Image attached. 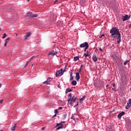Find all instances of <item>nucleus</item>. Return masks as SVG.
I'll use <instances>...</instances> for the list:
<instances>
[{
    "instance_id": "obj_1",
    "label": "nucleus",
    "mask_w": 131,
    "mask_h": 131,
    "mask_svg": "<svg viewBox=\"0 0 131 131\" xmlns=\"http://www.w3.org/2000/svg\"><path fill=\"white\" fill-rule=\"evenodd\" d=\"M111 37L112 38H117L118 43H120L121 41V35L119 33V30L116 27H113L110 30Z\"/></svg>"
},
{
    "instance_id": "obj_2",
    "label": "nucleus",
    "mask_w": 131,
    "mask_h": 131,
    "mask_svg": "<svg viewBox=\"0 0 131 131\" xmlns=\"http://www.w3.org/2000/svg\"><path fill=\"white\" fill-rule=\"evenodd\" d=\"M68 105L69 106H72L73 105V103H75L76 102V100H77V97H75V96H72V94L70 93L68 95Z\"/></svg>"
},
{
    "instance_id": "obj_3",
    "label": "nucleus",
    "mask_w": 131,
    "mask_h": 131,
    "mask_svg": "<svg viewBox=\"0 0 131 131\" xmlns=\"http://www.w3.org/2000/svg\"><path fill=\"white\" fill-rule=\"evenodd\" d=\"M63 123H65V122H61L60 123H57L56 124V126L58 127L56 128L57 130H58V129H61V128H63V126H64V125H63Z\"/></svg>"
},
{
    "instance_id": "obj_4",
    "label": "nucleus",
    "mask_w": 131,
    "mask_h": 131,
    "mask_svg": "<svg viewBox=\"0 0 131 131\" xmlns=\"http://www.w3.org/2000/svg\"><path fill=\"white\" fill-rule=\"evenodd\" d=\"M63 73H64V72H63V70L60 69L56 72V77H58V76H61V75H62Z\"/></svg>"
},
{
    "instance_id": "obj_5",
    "label": "nucleus",
    "mask_w": 131,
    "mask_h": 131,
    "mask_svg": "<svg viewBox=\"0 0 131 131\" xmlns=\"http://www.w3.org/2000/svg\"><path fill=\"white\" fill-rule=\"evenodd\" d=\"M89 47H90V46L88 42H84L80 45V48H86V49H89Z\"/></svg>"
},
{
    "instance_id": "obj_6",
    "label": "nucleus",
    "mask_w": 131,
    "mask_h": 131,
    "mask_svg": "<svg viewBox=\"0 0 131 131\" xmlns=\"http://www.w3.org/2000/svg\"><path fill=\"white\" fill-rule=\"evenodd\" d=\"M129 18H130V16H128V15H124V16H122V19L124 21H127V20H129Z\"/></svg>"
},
{
    "instance_id": "obj_7",
    "label": "nucleus",
    "mask_w": 131,
    "mask_h": 131,
    "mask_svg": "<svg viewBox=\"0 0 131 131\" xmlns=\"http://www.w3.org/2000/svg\"><path fill=\"white\" fill-rule=\"evenodd\" d=\"M52 79L51 78H48L47 80L43 82V84H51V81Z\"/></svg>"
},
{
    "instance_id": "obj_8",
    "label": "nucleus",
    "mask_w": 131,
    "mask_h": 131,
    "mask_svg": "<svg viewBox=\"0 0 131 131\" xmlns=\"http://www.w3.org/2000/svg\"><path fill=\"white\" fill-rule=\"evenodd\" d=\"M57 54H58L57 50H53L48 54V56H50V55H52V56H55V55H57Z\"/></svg>"
},
{
    "instance_id": "obj_9",
    "label": "nucleus",
    "mask_w": 131,
    "mask_h": 131,
    "mask_svg": "<svg viewBox=\"0 0 131 131\" xmlns=\"http://www.w3.org/2000/svg\"><path fill=\"white\" fill-rule=\"evenodd\" d=\"M106 131H115L114 128H113V126H110L109 127H107L106 128Z\"/></svg>"
},
{
    "instance_id": "obj_10",
    "label": "nucleus",
    "mask_w": 131,
    "mask_h": 131,
    "mask_svg": "<svg viewBox=\"0 0 131 131\" xmlns=\"http://www.w3.org/2000/svg\"><path fill=\"white\" fill-rule=\"evenodd\" d=\"M76 79L77 81H79V79H80V76L79 75V73H76Z\"/></svg>"
},
{
    "instance_id": "obj_11",
    "label": "nucleus",
    "mask_w": 131,
    "mask_h": 131,
    "mask_svg": "<svg viewBox=\"0 0 131 131\" xmlns=\"http://www.w3.org/2000/svg\"><path fill=\"white\" fill-rule=\"evenodd\" d=\"M31 35V33L30 32L27 33L26 35L25 36V39H27L29 36Z\"/></svg>"
},
{
    "instance_id": "obj_12",
    "label": "nucleus",
    "mask_w": 131,
    "mask_h": 131,
    "mask_svg": "<svg viewBox=\"0 0 131 131\" xmlns=\"http://www.w3.org/2000/svg\"><path fill=\"white\" fill-rule=\"evenodd\" d=\"M63 26V21H58L57 22V27H62Z\"/></svg>"
},
{
    "instance_id": "obj_13",
    "label": "nucleus",
    "mask_w": 131,
    "mask_h": 131,
    "mask_svg": "<svg viewBox=\"0 0 131 131\" xmlns=\"http://www.w3.org/2000/svg\"><path fill=\"white\" fill-rule=\"evenodd\" d=\"M92 59L94 61V62H97L98 61V58H97V56L94 55L92 57Z\"/></svg>"
},
{
    "instance_id": "obj_14",
    "label": "nucleus",
    "mask_w": 131,
    "mask_h": 131,
    "mask_svg": "<svg viewBox=\"0 0 131 131\" xmlns=\"http://www.w3.org/2000/svg\"><path fill=\"white\" fill-rule=\"evenodd\" d=\"M27 16L29 18H32V13L28 12L27 13Z\"/></svg>"
},
{
    "instance_id": "obj_15",
    "label": "nucleus",
    "mask_w": 131,
    "mask_h": 131,
    "mask_svg": "<svg viewBox=\"0 0 131 131\" xmlns=\"http://www.w3.org/2000/svg\"><path fill=\"white\" fill-rule=\"evenodd\" d=\"M33 58H34V56L31 57V58L29 59V60L27 62V63L26 64V66H28V63H30V62H31V60H32V59H33Z\"/></svg>"
},
{
    "instance_id": "obj_16",
    "label": "nucleus",
    "mask_w": 131,
    "mask_h": 131,
    "mask_svg": "<svg viewBox=\"0 0 131 131\" xmlns=\"http://www.w3.org/2000/svg\"><path fill=\"white\" fill-rule=\"evenodd\" d=\"M70 92H72V90L70 88H68L66 91V94H68V93Z\"/></svg>"
},
{
    "instance_id": "obj_17",
    "label": "nucleus",
    "mask_w": 131,
    "mask_h": 131,
    "mask_svg": "<svg viewBox=\"0 0 131 131\" xmlns=\"http://www.w3.org/2000/svg\"><path fill=\"white\" fill-rule=\"evenodd\" d=\"M130 107H131V104L127 103V105L126 106L125 108L126 109H129V108H130Z\"/></svg>"
},
{
    "instance_id": "obj_18",
    "label": "nucleus",
    "mask_w": 131,
    "mask_h": 131,
    "mask_svg": "<svg viewBox=\"0 0 131 131\" xmlns=\"http://www.w3.org/2000/svg\"><path fill=\"white\" fill-rule=\"evenodd\" d=\"M84 56L85 58H86V57H90V54H89V51H87V53L84 54Z\"/></svg>"
},
{
    "instance_id": "obj_19",
    "label": "nucleus",
    "mask_w": 131,
    "mask_h": 131,
    "mask_svg": "<svg viewBox=\"0 0 131 131\" xmlns=\"http://www.w3.org/2000/svg\"><path fill=\"white\" fill-rule=\"evenodd\" d=\"M78 60H79V56H76L74 57V61L76 62V61H78Z\"/></svg>"
},
{
    "instance_id": "obj_20",
    "label": "nucleus",
    "mask_w": 131,
    "mask_h": 131,
    "mask_svg": "<svg viewBox=\"0 0 131 131\" xmlns=\"http://www.w3.org/2000/svg\"><path fill=\"white\" fill-rule=\"evenodd\" d=\"M72 84H73V85H76V84H77V82L75 80H73L72 81Z\"/></svg>"
},
{
    "instance_id": "obj_21",
    "label": "nucleus",
    "mask_w": 131,
    "mask_h": 131,
    "mask_svg": "<svg viewBox=\"0 0 131 131\" xmlns=\"http://www.w3.org/2000/svg\"><path fill=\"white\" fill-rule=\"evenodd\" d=\"M85 99V96H83L82 98L80 99V103H81V102H82V101H84Z\"/></svg>"
},
{
    "instance_id": "obj_22",
    "label": "nucleus",
    "mask_w": 131,
    "mask_h": 131,
    "mask_svg": "<svg viewBox=\"0 0 131 131\" xmlns=\"http://www.w3.org/2000/svg\"><path fill=\"white\" fill-rule=\"evenodd\" d=\"M121 82H122V84H124V85H125V84H126V80H124L123 79H121Z\"/></svg>"
},
{
    "instance_id": "obj_23",
    "label": "nucleus",
    "mask_w": 131,
    "mask_h": 131,
    "mask_svg": "<svg viewBox=\"0 0 131 131\" xmlns=\"http://www.w3.org/2000/svg\"><path fill=\"white\" fill-rule=\"evenodd\" d=\"M16 125H17V124H15L14 126L11 128V130L14 131L16 129Z\"/></svg>"
},
{
    "instance_id": "obj_24",
    "label": "nucleus",
    "mask_w": 131,
    "mask_h": 131,
    "mask_svg": "<svg viewBox=\"0 0 131 131\" xmlns=\"http://www.w3.org/2000/svg\"><path fill=\"white\" fill-rule=\"evenodd\" d=\"M72 72H71L70 74V80H73V76H72Z\"/></svg>"
},
{
    "instance_id": "obj_25",
    "label": "nucleus",
    "mask_w": 131,
    "mask_h": 131,
    "mask_svg": "<svg viewBox=\"0 0 131 131\" xmlns=\"http://www.w3.org/2000/svg\"><path fill=\"white\" fill-rule=\"evenodd\" d=\"M36 17H37V14H32V18H36Z\"/></svg>"
},
{
    "instance_id": "obj_26",
    "label": "nucleus",
    "mask_w": 131,
    "mask_h": 131,
    "mask_svg": "<svg viewBox=\"0 0 131 131\" xmlns=\"http://www.w3.org/2000/svg\"><path fill=\"white\" fill-rule=\"evenodd\" d=\"M54 113H55V115H57V114H59V112L58 111V110H55L54 111Z\"/></svg>"
},
{
    "instance_id": "obj_27",
    "label": "nucleus",
    "mask_w": 131,
    "mask_h": 131,
    "mask_svg": "<svg viewBox=\"0 0 131 131\" xmlns=\"http://www.w3.org/2000/svg\"><path fill=\"white\" fill-rule=\"evenodd\" d=\"M124 114H125V113L122 112L121 113L119 114L118 115H124Z\"/></svg>"
},
{
    "instance_id": "obj_28",
    "label": "nucleus",
    "mask_w": 131,
    "mask_h": 131,
    "mask_svg": "<svg viewBox=\"0 0 131 131\" xmlns=\"http://www.w3.org/2000/svg\"><path fill=\"white\" fill-rule=\"evenodd\" d=\"M6 37H7V34L4 33L3 34V36L2 38H6Z\"/></svg>"
},
{
    "instance_id": "obj_29",
    "label": "nucleus",
    "mask_w": 131,
    "mask_h": 131,
    "mask_svg": "<svg viewBox=\"0 0 131 131\" xmlns=\"http://www.w3.org/2000/svg\"><path fill=\"white\" fill-rule=\"evenodd\" d=\"M105 36V34H102L101 35H100L99 36V38H102V37H104Z\"/></svg>"
},
{
    "instance_id": "obj_30",
    "label": "nucleus",
    "mask_w": 131,
    "mask_h": 131,
    "mask_svg": "<svg viewBox=\"0 0 131 131\" xmlns=\"http://www.w3.org/2000/svg\"><path fill=\"white\" fill-rule=\"evenodd\" d=\"M128 62H129V60H126V61L124 62V65H126V64H127V63H128Z\"/></svg>"
},
{
    "instance_id": "obj_31",
    "label": "nucleus",
    "mask_w": 131,
    "mask_h": 131,
    "mask_svg": "<svg viewBox=\"0 0 131 131\" xmlns=\"http://www.w3.org/2000/svg\"><path fill=\"white\" fill-rule=\"evenodd\" d=\"M9 41H10V38H8L7 39H6L5 42L8 43V42H9Z\"/></svg>"
},
{
    "instance_id": "obj_32",
    "label": "nucleus",
    "mask_w": 131,
    "mask_h": 131,
    "mask_svg": "<svg viewBox=\"0 0 131 131\" xmlns=\"http://www.w3.org/2000/svg\"><path fill=\"white\" fill-rule=\"evenodd\" d=\"M61 2V0H55V4H57L58 3Z\"/></svg>"
},
{
    "instance_id": "obj_33",
    "label": "nucleus",
    "mask_w": 131,
    "mask_h": 131,
    "mask_svg": "<svg viewBox=\"0 0 131 131\" xmlns=\"http://www.w3.org/2000/svg\"><path fill=\"white\" fill-rule=\"evenodd\" d=\"M122 117V115H118V118H119V119H121Z\"/></svg>"
},
{
    "instance_id": "obj_34",
    "label": "nucleus",
    "mask_w": 131,
    "mask_h": 131,
    "mask_svg": "<svg viewBox=\"0 0 131 131\" xmlns=\"http://www.w3.org/2000/svg\"><path fill=\"white\" fill-rule=\"evenodd\" d=\"M128 104H131V99H129L128 100V102H127Z\"/></svg>"
},
{
    "instance_id": "obj_35",
    "label": "nucleus",
    "mask_w": 131,
    "mask_h": 131,
    "mask_svg": "<svg viewBox=\"0 0 131 131\" xmlns=\"http://www.w3.org/2000/svg\"><path fill=\"white\" fill-rule=\"evenodd\" d=\"M106 5H111V3L109 2L108 1H107V2H106Z\"/></svg>"
},
{
    "instance_id": "obj_36",
    "label": "nucleus",
    "mask_w": 131,
    "mask_h": 131,
    "mask_svg": "<svg viewBox=\"0 0 131 131\" xmlns=\"http://www.w3.org/2000/svg\"><path fill=\"white\" fill-rule=\"evenodd\" d=\"M62 109H63L62 107H58V110H62Z\"/></svg>"
},
{
    "instance_id": "obj_37",
    "label": "nucleus",
    "mask_w": 131,
    "mask_h": 131,
    "mask_svg": "<svg viewBox=\"0 0 131 131\" xmlns=\"http://www.w3.org/2000/svg\"><path fill=\"white\" fill-rule=\"evenodd\" d=\"M3 102H4V100H0V103L2 104Z\"/></svg>"
},
{
    "instance_id": "obj_38",
    "label": "nucleus",
    "mask_w": 131,
    "mask_h": 131,
    "mask_svg": "<svg viewBox=\"0 0 131 131\" xmlns=\"http://www.w3.org/2000/svg\"><path fill=\"white\" fill-rule=\"evenodd\" d=\"M71 119H74V120H75V119H74V116H72Z\"/></svg>"
},
{
    "instance_id": "obj_39",
    "label": "nucleus",
    "mask_w": 131,
    "mask_h": 131,
    "mask_svg": "<svg viewBox=\"0 0 131 131\" xmlns=\"http://www.w3.org/2000/svg\"><path fill=\"white\" fill-rule=\"evenodd\" d=\"M7 45H8V43H7L6 42H5V44H4V47H7Z\"/></svg>"
},
{
    "instance_id": "obj_40",
    "label": "nucleus",
    "mask_w": 131,
    "mask_h": 131,
    "mask_svg": "<svg viewBox=\"0 0 131 131\" xmlns=\"http://www.w3.org/2000/svg\"><path fill=\"white\" fill-rule=\"evenodd\" d=\"M99 51H100V52H103V49L102 48H100Z\"/></svg>"
},
{
    "instance_id": "obj_41",
    "label": "nucleus",
    "mask_w": 131,
    "mask_h": 131,
    "mask_svg": "<svg viewBox=\"0 0 131 131\" xmlns=\"http://www.w3.org/2000/svg\"><path fill=\"white\" fill-rule=\"evenodd\" d=\"M43 129H45V127H42L41 128V130H43Z\"/></svg>"
},
{
    "instance_id": "obj_42",
    "label": "nucleus",
    "mask_w": 131,
    "mask_h": 131,
    "mask_svg": "<svg viewBox=\"0 0 131 131\" xmlns=\"http://www.w3.org/2000/svg\"><path fill=\"white\" fill-rule=\"evenodd\" d=\"M86 50H88V49H86V48H85V49H84V52H86Z\"/></svg>"
},
{
    "instance_id": "obj_43",
    "label": "nucleus",
    "mask_w": 131,
    "mask_h": 131,
    "mask_svg": "<svg viewBox=\"0 0 131 131\" xmlns=\"http://www.w3.org/2000/svg\"><path fill=\"white\" fill-rule=\"evenodd\" d=\"M118 60L119 61V62L121 61V59H120V58H118Z\"/></svg>"
},
{
    "instance_id": "obj_44",
    "label": "nucleus",
    "mask_w": 131,
    "mask_h": 131,
    "mask_svg": "<svg viewBox=\"0 0 131 131\" xmlns=\"http://www.w3.org/2000/svg\"><path fill=\"white\" fill-rule=\"evenodd\" d=\"M129 28H131V24L129 25Z\"/></svg>"
},
{
    "instance_id": "obj_45",
    "label": "nucleus",
    "mask_w": 131,
    "mask_h": 131,
    "mask_svg": "<svg viewBox=\"0 0 131 131\" xmlns=\"http://www.w3.org/2000/svg\"><path fill=\"white\" fill-rule=\"evenodd\" d=\"M2 88V84L0 83V89Z\"/></svg>"
},
{
    "instance_id": "obj_46",
    "label": "nucleus",
    "mask_w": 131,
    "mask_h": 131,
    "mask_svg": "<svg viewBox=\"0 0 131 131\" xmlns=\"http://www.w3.org/2000/svg\"><path fill=\"white\" fill-rule=\"evenodd\" d=\"M56 116H57V115H54L53 117H56Z\"/></svg>"
},
{
    "instance_id": "obj_47",
    "label": "nucleus",
    "mask_w": 131,
    "mask_h": 131,
    "mask_svg": "<svg viewBox=\"0 0 131 131\" xmlns=\"http://www.w3.org/2000/svg\"><path fill=\"white\" fill-rule=\"evenodd\" d=\"M113 91H115V88H113Z\"/></svg>"
},
{
    "instance_id": "obj_48",
    "label": "nucleus",
    "mask_w": 131,
    "mask_h": 131,
    "mask_svg": "<svg viewBox=\"0 0 131 131\" xmlns=\"http://www.w3.org/2000/svg\"><path fill=\"white\" fill-rule=\"evenodd\" d=\"M78 103H77V104L75 106H78Z\"/></svg>"
},
{
    "instance_id": "obj_49",
    "label": "nucleus",
    "mask_w": 131,
    "mask_h": 131,
    "mask_svg": "<svg viewBox=\"0 0 131 131\" xmlns=\"http://www.w3.org/2000/svg\"><path fill=\"white\" fill-rule=\"evenodd\" d=\"M2 30V28H0V31Z\"/></svg>"
},
{
    "instance_id": "obj_50",
    "label": "nucleus",
    "mask_w": 131,
    "mask_h": 131,
    "mask_svg": "<svg viewBox=\"0 0 131 131\" xmlns=\"http://www.w3.org/2000/svg\"><path fill=\"white\" fill-rule=\"evenodd\" d=\"M29 1H30V0H27V2H29Z\"/></svg>"
},
{
    "instance_id": "obj_51",
    "label": "nucleus",
    "mask_w": 131,
    "mask_h": 131,
    "mask_svg": "<svg viewBox=\"0 0 131 131\" xmlns=\"http://www.w3.org/2000/svg\"><path fill=\"white\" fill-rule=\"evenodd\" d=\"M130 91H131V87H130Z\"/></svg>"
},
{
    "instance_id": "obj_52",
    "label": "nucleus",
    "mask_w": 131,
    "mask_h": 131,
    "mask_svg": "<svg viewBox=\"0 0 131 131\" xmlns=\"http://www.w3.org/2000/svg\"><path fill=\"white\" fill-rule=\"evenodd\" d=\"M1 131H3V130H1Z\"/></svg>"
}]
</instances>
